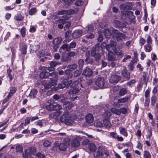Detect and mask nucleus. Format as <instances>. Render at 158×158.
I'll return each mask as SVG.
<instances>
[{"mask_svg":"<svg viewBox=\"0 0 158 158\" xmlns=\"http://www.w3.org/2000/svg\"><path fill=\"white\" fill-rule=\"evenodd\" d=\"M84 62L83 59H80L78 61L79 67L80 69H82L84 64Z\"/></svg>","mask_w":158,"mask_h":158,"instance_id":"obj_48","label":"nucleus"},{"mask_svg":"<svg viewBox=\"0 0 158 158\" xmlns=\"http://www.w3.org/2000/svg\"><path fill=\"white\" fill-rule=\"evenodd\" d=\"M51 143L48 140H45L43 143V145L45 147L50 146L51 145Z\"/></svg>","mask_w":158,"mask_h":158,"instance_id":"obj_52","label":"nucleus"},{"mask_svg":"<svg viewBox=\"0 0 158 158\" xmlns=\"http://www.w3.org/2000/svg\"><path fill=\"white\" fill-rule=\"evenodd\" d=\"M111 111L112 113L119 115H120L119 109H116L115 108H113L111 109Z\"/></svg>","mask_w":158,"mask_h":158,"instance_id":"obj_36","label":"nucleus"},{"mask_svg":"<svg viewBox=\"0 0 158 158\" xmlns=\"http://www.w3.org/2000/svg\"><path fill=\"white\" fill-rule=\"evenodd\" d=\"M21 33L23 37H24L26 35V29L25 27H23L21 29Z\"/></svg>","mask_w":158,"mask_h":158,"instance_id":"obj_61","label":"nucleus"},{"mask_svg":"<svg viewBox=\"0 0 158 158\" xmlns=\"http://www.w3.org/2000/svg\"><path fill=\"white\" fill-rule=\"evenodd\" d=\"M101 49L99 44H97L93 48H92L91 55L92 56L94 57L96 61H98L101 58V55L99 52Z\"/></svg>","mask_w":158,"mask_h":158,"instance_id":"obj_2","label":"nucleus"},{"mask_svg":"<svg viewBox=\"0 0 158 158\" xmlns=\"http://www.w3.org/2000/svg\"><path fill=\"white\" fill-rule=\"evenodd\" d=\"M54 110H60L62 109V106L60 105L57 104L56 105H54Z\"/></svg>","mask_w":158,"mask_h":158,"instance_id":"obj_60","label":"nucleus"},{"mask_svg":"<svg viewBox=\"0 0 158 158\" xmlns=\"http://www.w3.org/2000/svg\"><path fill=\"white\" fill-rule=\"evenodd\" d=\"M62 113V111H58L50 114L49 115L50 118H54L56 119H57V117L60 115Z\"/></svg>","mask_w":158,"mask_h":158,"instance_id":"obj_20","label":"nucleus"},{"mask_svg":"<svg viewBox=\"0 0 158 158\" xmlns=\"http://www.w3.org/2000/svg\"><path fill=\"white\" fill-rule=\"evenodd\" d=\"M145 42L146 40L144 38H141L139 40V44L141 47L143 46L145 43Z\"/></svg>","mask_w":158,"mask_h":158,"instance_id":"obj_54","label":"nucleus"},{"mask_svg":"<svg viewBox=\"0 0 158 158\" xmlns=\"http://www.w3.org/2000/svg\"><path fill=\"white\" fill-rule=\"evenodd\" d=\"M121 74L123 79L125 80H128L130 77V73L127 71V68L125 66H123L121 68Z\"/></svg>","mask_w":158,"mask_h":158,"instance_id":"obj_8","label":"nucleus"},{"mask_svg":"<svg viewBox=\"0 0 158 158\" xmlns=\"http://www.w3.org/2000/svg\"><path fill=\"white\" fill-rule=\"evenodd\" d=\"M50 73L48 72L43 71L40 73V77L41 79L46 78L49 76H50Z\"/></svg>","mask_w":158,"mask_h":158,"instance_id":"obj_25","label":"nucleus"},{"mask_svg":"<svg viewBox=\"0 0 158 158\" xmlns=\"http://www.w3.org/2000/svg\"><path fill=\"white\" fill-rule=\"evenodd\" d=\"M121 79L120 76L117 75H112L110 77L109 81L111 83H117Z\"/></svg>","mask_w":158,"mask_h":158,"instance_id":"obj_15","label":"nucleus"},{"mask_svg":"<svg viewBox=\"0 0 158 158\" xmlns=\"http://www.w3.org/2000/svg\"><path fill=\"white\" fill-rule=\"evenodd\" d=\"M127 110L125 108H122L119 109L120 114L122 113L123 114H126L127 113Z\"/></svg>","mask_w":158,"mask_h":158,"instance_id":"obj_53","label":"nucleus"},{"mask_svg":"<svg viewBox=\"0 0 158 158\" xmlns=\"http://www.w3.org/2000/svg\"><path fill=\"white\" fill-rule=\"evenodd\" d=\"M113 36L116 39L118 42H121L123 39L126 37V35L114 29L112 31Z\"/></svg>","mask_w":158,"mask_h":158,"instance_id":"obj_5","label":"nucleus"},{"mask_svg":"<svg viewBox=\"0 0 158 158\" xmlns=\"http://www.w3.org/2000/svg\"><path fill=\"white\" fill-rule=\"evenodd\" d=\"M37 90L36 89H32L30 92L29 94V97L30 98H35L37 93Z\"/></svg>","mask_w":158,"mask_h":158,"instance_id":"obj_27","label":"nucleus"},{"mask_svg":"<svg viewBox=\"0 0 158 158\" xmlns=\"http://www.w3.org/2000/svg\"><path fill=\"white\" fill-rule=\"evenodd\" d=\"M104 33L105 37L107 38H110L111 36V32L108 29L104 30Z\"/></svg>","mask_w":158,"mask_h":158,"instance_id":"obj_30","label":"nucleus"},{"mask_svg":"<svg viewBox=\"0 0 158 158\" xmlns=\"http://www.w3.org/2000/svg\"><path fill=\"white\" fill-rule=\"evenodd\" d=\"M64 3L68 5H71L72 3L74 0H62Z\"/></svg>","mask_w":158,"mask_h":158,"instance_id":"obj_59","label":"nucleus"},{"mask_svg":"<svg viewBox=\"0 0 158 158\" xmlns=\"http://www.w3.org/2000/svg\"><path fill=\"white\" fill-rule=\"evenodd\" d=\"M94 124V126L97 127H103V124L99 120H97L95 121Z\"/></svg>","mask_w":158,"mask_h":158,"instance_id":"obj_34","label":"nucleus"},{"mask_svg":"<svg viewBox=\"0 0 158 158\" xmlns=\"http://www.w3.org/2000/svg\"><path fill=\"white\" fill-rule=\"evenodd\" d=\"M65 74L68 75V78H71L73 77V74L71 73L69 69H67L64 71Z\"/></svg>","mask_w":158,"mask_h":158,"instance_id":"obj_49","label":"nucleus"},{"mask_svg":"<svg viewBox=\"0 0 158 158\" xmlns=\"http://www.w3.org/2000/svg\"><path fill=\"white\" fill-rule=\"evenodd\" d=\"M81 70H76L73 73L74 77H79L81 75Z\"/></svg>","mask_w":158,"mask_h":158,"instance_id":"obj_45","label":"nucleus"},{"mask_svg":"<svg viewBox=\"0 0 158 158\" xmlns=\"http://www.w3.org/2000/svg\"><path fill=\"white\" fill-rule=\"evenodd\" d=\"M31 120V118L29 117H27L25 119V124L24 125L25 126H26L27 125L29 124L30 122V121Z\"/></svg>","mask_w":158,"mask_h":158,"instance_id":"obj_56","label":"nucleus"},{"mask_svg":"<svg viewBox=\"0 0 158 158\" xmlns=\"http://www.w3.org/2000/svg\"><path fill=\"white\" fill-rule=\"evenodd\" d=\"M61 64L60 63L58 62L55 61H51L50 64V67H42V69L44 70H47L49 71H52L54 70V68L56 67L58 65H60Z\"/></svg>","mask_w":158,"mask_h":158,"instance_id":"obj_11","label":"nucleus"},{"mask_svg":"<svg viewBox=\"0 0 158 158\" xmlns=\"http://www.w3.org/2000/svg\"><path fill=\"white\" fill-rule=\"evenodd\" d=\"M135 63V60H132L129 64L128 65V68L131 70H132L134 69V64Z\"/></svg>","mask_w":158,"mask_h":158,"instance_id":"obj_44","label":"nucleus"},{"mask_svg":"<svg viewBox=\"0 0 158 158\" xmlns=\"http://www.w3.org/2000/svg\"><path fill=\"white\" fill-rule=\"evenodd\" d=\"M70 51L68 45L66 44H63L60 48L59 52L62 53H65L66 52Z\"/></svg>","mask_w":158,"mask_h":158,"instance_id":"obj_19","label":"nucleus"},{"mask_svg":"<svg viewBox=\"0 0 158 158\" xmlns=\"http://www.w3.org/2000/svg\"><path fill=\"white\" fill-rule=\"evenodd\" d=\"M62 40L61 38L58 37L54 38L52 41L53 45L52 48L54 52L57 51V49L59 48V45L60 44Z\"/></svg>","mask_w":158,"mask_h":158,"instance_id":"obj_7","label":"nucleus"},{"mask_svg":"<svg viewBox=\"0 0 158 158\" xmlns=\"http://www.w3.org/2000/svg\"><path fill=\"white\" fill-rule=\"evenodd\" d=\"M86 121L89 123H91L93 122L94 117L92 114H87L85 117Z\"/></svg>","mask_w":158,"mask_h":158,"instance_id":"obj_24","label":"nucleus"},{"mask_svg":"<svg viewBox=\"0 0 158 158\" xmlns=\"http://www.w3.org/2000/svg\"><path fill=\"white\" fill-rule=\"evenodd\" d=\"M50 76L52 77L50 78L48 83L45 84L44 88L45 89L50 88L52 86H54L57 84V76L56 73L55 72H53L51 73Z\"/></svg>","mask_w":158,"mask_h":158,"instance_id":"obj_1","label":"nucleus"},{"mask_svg":"<svg viewBox=\"0 0 158 158\" xmlns=\"http://www.w3.org/2000/svg\"><path fill=\"white\" fill-rule=\"evenodd\" d=\"M127 89L124 88L121 89L119 91L118 94L120 96H124L127 93Z\"/></svg>","mask_w":158,"mask_h":158,"instance_id":"obj_37","label":"nucleus"},{"mask_svg":"<svg viewBox=\"0 0 158 158\" xmlns=\"http://www.w3.org/2000/svg\"><path fill=\"white\" fill-rule=\"evenodd\" d=\"M103 124L104 126L107 128H109L111 126V124L107 119L105 118L103 120Z\"/></svg>","mask_w":158,"mask_h":158,"instance_id":"obj_28","label":"nucleus"},{"mask_svg":"<svg viewBox=\"0 0 158 158\" xmlns=\"http://www.w3.org/2000/svg\"><path fill=\"white\" fill-rule=\"evenodd\" d=\"M59 22L60 23L58 24V27L59 28L62 29L63 27V25L65 23V21L63 19H60Z\"/></svg>","mask_w":158,"mask_h":158,"instance_id":"obj_35","label":"nucleus"},{"mask_svg":"<svg viewBox=\"0 0 158 158\" xmlns=\"http://www.w3.org/2000/svg\"><path fill=\"white\" fill-rule=\"evenodd\" d=\"M82 77H80L78 78L77 80L73 81L72 80H70L69 81H68V85L67 86H71L72 87H78L80 83H79V80L81 81Z\"/></svg>","mask_w":158,"mask_h":158,"instance_id":"obj_12","label":"nucleus"},{"mask_svg":"<svg viewBox=\"0 0 158 158\" xmlns=\"http://www.w3.org/2000/svg\"><path fill=\"white\" fill-rule=\"evenodd\" d=\"M103 116L107 118H109L111 115V114L110 111L106 110L105 112L103 114Z\"/></svg>","mask_w":158,"mask_h":158,"instance_id":"obj_42","label":"nucleus"},{"mask_svg":"<svg viewBox=\"0 0 158 158\" xmlns=\"http://www.w3.org/2000/svg\"><path fill=\"white\" fill-rule=\"evenodd\" d=\"M82 31L81 30H77L74 31L72 33L73 37L74 39H77L81 36L82 35Z\"/></svg>","mask_w":158,"mask_h":158,"instance_id":"obj_18","label":"nucleus"},{"mask_svg":"<svg viewBox=\"0 0 158 158\" xmlns=\"http://www.w3.org/2000/svg\"><path fill=\"white\" fill-rule=\"evenodd\" d=\"M75 12V10L73 9H69L68 10H63L59 11L57 14L59 15H61L64 14L71 15L74 14Z\"/></svg>","mask_w":158,"mask_h":158,"instance_id":"obj_16","label":"nucleus"},{"mask_svg":"<svg viewBox=\"0 0 158 158\" xmlns=\"http://www.w3.org/2000/svg\"><path fill=\"white\" fill-rule=\"evenodd\" d=\"M16 91V89L15 87H13L10 88V91L7 95V97L11 98L13 95L15 94Z\"/></svg>","mask_w":158,"mask_h":158,"instance_id":"obj_29","label":"nucleus"},{"mask_svg":"<svg viewBox=\"0 0 158 158\" xmlns=\"http://www.w3.org/2000/svg\"><path fill=\"white\" fill-rule=\"evenodd\" d=\"M93 74L92 70L89 68H86L83 71L82 75L85 77H89Z\"/></svg>","mask_w":158,"mask_h":158,"instance_id":"obj_17","label":"nucleus"},{"mask_svg":"<svg viewBox=\"0 0 158 158\" xmlns=\"http://www.w3.org/2000/svg\"><path fill=\"white\" fill-rule=\"evenodd\" d=\"M119 8L120 9L122 10H126L129 9L128 4H122L120 5Z\"/></svg>","mask_w":158,"mask_h":158,"instance_id":"obj_41","label":"nucleus"},{"mask_svg":"<svg viewBox=\"0 0 158 158\" xmlns=\"http://www.w3.org/2000/svg\"><path fill=\"white\" fill-rule=\"evenodd\" d=\"M14 19L17 21H21L23 19V17L20 14H18L16 15Z\"/></svg>","mask_w":158,"mask_h":158,"instance_id":"obj_40","label":"nucleus"},{"mask_svg":"<svg viewBox=\"0 0 158 158\" xmlns=\"http://www.w3.org/2000/svg\"><path fill=\"white\" fill-rule=\"evenodd\" d=\"M61 122L64 123L67 125H69L72 123V120L70 115L68 112H64L60 118Z\"/></svg>","mask_w":158,"mask_h":158,"instance_id":"obj_3","label":"nucleus"},{"mask_svg":"<svg viewBox=\"0 0 158 158\" xmlns=\"http://www.w3.org/2000/svg\"><path fill=\"white\" fill-rule=\"evenodd\" d=\"M152 39L150 36H148L147 39V44H150V45L152 44Z\"/></svg>","mask_w":158,"mask_h":158,"instance_id":"obj_64","label":"nucleus"},{"mask_svg":"<svg viewBox=\"0 0 158 158\" xmlns=\"http://www.w3.org/2000/svg\"><path fill=\"white\" fill-rule=\"evenodd\" d=\"M27 47L26 44H23V45L22 48H21V52L23 54L25 55L27 53Z\"/></svg>","mask_w":158,"mask_h":158,"instance_id":"obj_50","label":"nucleus"},{"mask_svg":"<svg viewBox=\"0 0 158 158\" xmlns=\"http://www.w3.org/2000/svg\"><path fill=\"white\" fill-rule=\"evenodd\" d=\"M82 138L80 137L77 136L75 137L71 142V147L74 148H78L80 146V142L82 141Z\"/></svg>","mask_w":158,"mask_h":158,"instance_id":"obj_9","label":"nucleus"},{"mask_svg":"<svg viewBox=\"0 0 158 158\" xmlns=\"http://www.w3.org/2000/svg\"><path fill=\"white\" fill-rule=\"evenodd\" d=\"M128 99V97H125L120 98L118 99V103H125L126 102Z\"/></svg>","mask_w":158,"mask_h":158,"instance_id":"obj_43","label":"nucleus"},{"mask_svg":"<svg viewBox=\"0 0 158 158\" xmlns=\"http://www.w3.org/2000/svg\"><path fill=\"white\" fill-rule=\"evenodd\" d=\"M37 10L36 8H32L29 11V14L30 15H33L37 12Z\"/></svg>","mask_w":158,"mask_h":158,"instance_id":"obj_47","label":"nucleus"},{"mask_svg":"<svg viewBox=\"0 0 158 158\" xmlns=\"http://www.w3.org/2000/svg\"><path fill=\"white\" fill-rule=\"evenodd\" d=\"M105 82V80L103 78L99 77L96 80L95 84L98 87L102 88L104 86Z\"/></svg>","mask_w":158,"mask_h":158,"instance_id":"obj_14","label":"nucleus"},{"mask_svg":"<svg viewBox=\"0 0 158 158\" xmlns=\"http://www.w3.org/2000/svg\"><path fill=\"white\" fill-rule=\"evenodd\" d=\"M76 46V43L74 41H73L70 44V45L69 46V50L71 48H74Z\"/></svg>","mask_w":158,"mask_h":158,"instance_id":"obj_58","label":"nucleus"},{"mask_svg":"<svg viewBox=\"0 0 158 158\" xmlns=\"http://www.w3.org/2000/svg\"><path fill=\"white\" fill-rule=\"evenodd\" d=\"M36 153V150L35 147H31L25 150L24 153H23V158H28L32 155H34Z\"/></svg>","mask_w":158,"mask_h":158,"instance_id":"obj_4","label":"nucleus"},{"mask_svg":"<svg viewBox=\"0 0 158 158\" xmlns=\"http://www.w3.org/2000/svg\"><path fill=\"white\" fill-rule=\"evenodd\" d=\"M88 147L90 151L93 152H94L96 149L95 145L92 143L89 144L88 145Z\"/></svg>","mask_w":158,"mask_h":158,"instance_id":"obj_33","label":"nucleus"},{"mask_svg":"<svg viewBox=\"0 0 158 158\" xmlns=\"http://www.w3.org/2000/svg\"><path fill=\"white\" fill-rule=\"evenodd\" d=\"M120 134L125 137H127L128 133L126 129L123 127H120L119 128Z\"/></svg>","mask_w":158,"mask_h":158,"instance_id":"obj_26","label":"nucleus"},{"mask_svg":"<svg viewBox=\"0 0 158 158\" xmlns=\"http://www.w3.org/2000/svg\"><path fill=\"white\" fill-rule=\"evenodd\" d=\"M144 48L145 51L147 52H150L152 49L151 45L146 44L144 46Z\"/></svg>","mask_w":158,"mask_h":158,"instance_id":"obj_32","label":"nucleus"},{"mask_svg":"<svg viewBox=\"0 0 158 158\" xmlns=\"http://www.w3.org/2000/svg\"><path fill=\"white\" fill-rule=\"evenodd\" d=\"M54 105L49 104L46 106V109L48 110H54Z\"/></svg>","mask_w":158,"mask_h":158,"instance_id":"obj_55","label":"nucleus"},{"mask_svg":"<svg viewBox=\"0 0 158 158\" xmlns=\"http://www.w3.org/2000/svg\"><path fill=\"white\" fill-rule=\"evenodd\" d=\"M143 158H151V155L150 153L147 151H144V152Z\"/></svg>","mask_w":158,"mask_h":158,"instance_id":"obj_46","label":"nucleus"},{"mask_svg":"<svg viewBox=\"0 0 158 158\" xmlns=\"http://www.w3.org/2000/svg\"><path fill=\"white\" fill-rule=\"evenodd\" d=\"M16 150L17 152L21 153L23 151V147L22 146L18 144L16 148Z\"/></svg>","mask_w":158,"mask_h":158,"instance_id":"obj_38","label":"nucleus"},{"mask_svg":"<svg viewBox=\"0 0 158 158\" xmlns=\"http://www.w3.org/2000/svg\"><path fill=\"white\" fill-rule=\"evenodd\" d=\"M30 51L31 52H35L37 50L40 48V46L39 45H30Z\"/></svg>","mask_w":158,"mask_h":158,"instance_id":"obj_22","label":"nucleus"},{"mask_svg":"<svg viewBox=\"0 0 158 158\" xmlns=\"http://www.w3.org/2000/svg\"><path fill=\"white\" fill-rule=\"evenodd\" d=\"M78 87H73V88L69 92V94L70 95L75 94L78 93L81 89V87H83L82 84L80 83Z\"/></svg>","mask_w":158,"mask_h":158,"instance_id":"obj_21","label":"nucleus"},{"mask_svg":"<svg viewBox=\"0 0 158 158\" xmlns=\"http://www.w3.org/2000/svg\"><path fill=\"white\" fill-rule=\"evenodd\" d=\"M117 43L114 41H111L110 44L106 45V50L109 52L112 51L115 52L116 50Z\"/></svg>","mask_w":158,"mask_h":158,"instance_id":"obj_10","label":"nucleus"},{"mask_svg":"<svg viewBox=\"0 0 158 158\" xmlns=\"http://www.w3.org/2000/svg\"><path fill=\"white\" fill-rule=\"evenodd\" d=\"M69 139H64V143H55L54 147L56 149L58 148L61 151H64L67 147V146L69 145Z\"/></svg>","mask_w":158,"mask_h":158,"instance_id":"obj_6","label":"nucleus"},{"mask_svg":"<svg viewBox=\"0 0 158 158\" xmlns=\"http://www.w3.org/2000/svg\"><path fill=\"white\" fill-rule=\"evenodd\" d=\"M147 75L146 74H144L142 78L141 82L142 83H145V84L147 83Z\"/></svg>","mask_w":158,"mask_h":158,"instance_id":"obj_39","label":"nucleus"},{"mask_svg":"<svg viewBox=\"0 0 158 158\" xmlns=\"http://www.w3.org/2000/svg\"><path fill=\"white\" fill-rule=\"evenodd\" d=\"M68 81L67 79L63 80L61 83L58 85L57 87H54L56 91L58 90L59 89H62L64 87L68 88L69 86L68 85Z\"/></svg>","mask_w":158,"mask_h":158,"instance_id":"obj_13","label":"nucleus"},{"mask_svg":"<svg viewBox=\"0 0 158 158\" xmlns=\"http://www.w3.org/2000/svg\"><path fill=\"white\" fill-rule=\"evenodd\" d=\"M107 25L106 22L103 21L100 23V27L102 29V28L104 27H106Z\"/></svg>","mask_w":158,"mask_h":158,"instance_id":"obj_63","label":"nucleus"},{"mask_svg":"<svg viewBox=\"0 0 158 158\" xmlns=\"http://www.w3.org/2000/svg\"><path fill=\"white\" fill-rule=\"evenodd\" d=\"M102 149L99 148L98 151L94 154V156L95 158H99V156H102Z\"/></svg>","mask_w":158,"mask_h":158,"instance_id":"obj_31","label":"nucleus"},{"mask_svg":"<svg viewBox=\"0 0 158 158\" xmlns=\"http://www.w3.org/2000/svg\"><path fill=\"white\" fill-rule=\"evenodd\" d=\"M107 57L109 61H114L116 60L115 55L112 52H108Z\"/></svg>","mask_w":158,"mask_h":158,"instance_id":"obj_23","label":"nucleus"},{"mask_svg":"<svg viewBox=\"0 0 158 158\" xmlns=\"http://www.w3.org/2000/svg\"><path fill=\"white\" fill-rule=\"evenodd\" d=\"M114 23L116 27L120 28L122 27L121 23L118 20H115L114 21Z\"/></svg>","mask_w":158,"mask_h":158,"instance_id":"obj_51","label":"nucleus"},{"mask_svg":"<svg viewBox=\"0 0 158 158\" xmlns=\"http://www.w3.org/2000/svg\"><path fill=\"white\" fill-rule=\"evenodd\" d=\"M156 97L155 96H152L151 98V103L152 104V105H154L155 104L156 102Z\"/></svg>","mask_w":158,"mask_h":158,"instance_id":"obj_62","label":"nucleus"},{"mask_svg":"<svg viewBox=\"0 0 158 158\" xmlns=\"http://www.w3.org/2000/svg\"><path fill=\"white\" fill-rule=\"evenodd\" d=\"M77 67V65L76 64H73L69 65L68 66V68L69 69L74 70Z\"/></svg>","mask_w":158,"mask_h":158,"instance_id":"obj_57","label":"nucleus"}]
</instances>
